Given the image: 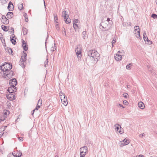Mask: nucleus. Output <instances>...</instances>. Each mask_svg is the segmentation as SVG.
<instances>
[{"label": "nucleus", "mask_w": 157, "mask_h": 157, "mask_svg": "<svg viewBox=\"0 0 157 157\" xmlns=\"http://www.w3.org/2000/svg\"><path fill=\"white\" fill-rule=\"evenodd\" d=\"M100 29L103 31H107L111 28V25L107 21H102L100 24Z\"/></svg>", "instance_id": "obj_1"}, {"label": "nucleus", "mask_w": 157, "mask_h": 157, "mask_svg": "<svg viewBox=\"0 0 157 157\" xmlns=\"http://www.w3.org/2000/svg\"><path fill=\"white\" fill-rule=\"evenodd\" d=\"M88 54V56L97 59V61L98 60V59L100 56L98 52L94 50H90L89 51Z\"/></svg>", "instance_id": "obj_2"}, {"label": "nucleus", "mask_w": 157, "mask_h": 157, "mask_svg": "<svg viewBox=\"0 0 157 157\" xmlns=\"http://www.w3.org/2000/svg\"><path fill=\"white\" fill-rule=\"evenodd\" d=\"M12 65L10 63H6L0 66V68L4 72L10 71L12 68Z\"/></svg>", "instance_id": "obj_3"}, {"label": "nucleus", "mask_w": 157, "mask_h": 157, "mask_svg": "<svg viewBox=\"0 0 157 157\" xmlns=\"http://www.w3.org/2000/svg\"><path fill=\"white\" fill-rule=\"evenodd\" d=\"M59 95L60 96V99L62 103L64 105L66 106L67 105L68 102L67 97H66L65 94L61 91L59 93Z\"/></svg>", "instance_id": "obj_4"}, {"label": "nucleus", "mask_w": 157, "mask_h": 157, "mask_svg": "<svg viewBox=\"0 0 157 157\" xmlns=\"http://www.w3.org/2000/svg\"><path fill=\"white\" fill-rule=\"evenodd\" d=\"M97 59H95L88 56L86 58V63L88 65L92 66L94 64L95 61H97Z\"/></svg>", "instance_id": "obj_5"}, {"label": "nucleus", "mask_w": 157, "mask_h": 157, "mask_svg": "<svg viewBox=\"0 0 157 157\" xmlns=\"http://www.w3.org/2000/svg\"><path fill=\"white\" fill-rule=\"evenodd\" d=\"M82 46L81 45H78L75 50V52L78 58H80L82 56Z\"/></svg>", "instance_id": "obj_6"}, {"label": "nucleus", "mask_w": 157, "mask_h": 157, "mask_svg": "<svg viewBox=\"0 0 157 157\" xmlns=\"http://www.w3.org/2000/svg\"><path fill=\"white\" fill-rule=\"evenodd\" d=\"M62 15L64 16V21L66 23L68 24L71 22V19L68 15L67 14L66 11H63L62 12Z\"/></svg>", "instance_id": "obj_7"}, {"label": "nucleus", "mask_w": 157, "mask_h": 157, "mask_svg": "<svg viewBox=\"0 0 157 157\" xmlns=\"http://www.w3.org/2000/svg\"><path fill=\"white\" fill-rule=\"evenodd\" d=\"M4 74L5 75V78L7 79H9L12 77L13 75V72L11 71L4 72Z\"/></svg>", "instance_id": "obj_8"}, {"label": "nucleus", "mask_w": 157, "mask_h": 157, "mask_svg": "<svg viewBox=\"0 0 157 157\" xmlns=\"http://www.w3.org/2000/svg\"><path fill=\"white\" fill-rule=\"evenodd\" d=\"M22 155L21 152L20 151H17L16 152L14 153H13L12 154H10L8 155V157H20Z\"/></svg>", "instance_id": "obj_9"}, {"label": "nucleus", "mask_w": 157, "mask_h": 157, "mask_svg": "<svg viewBox=\"0 0 157 157\" xmlns=\"http://www.w3.org/2000/svg\"><path fill=\"white\" fill-rule=\"evenodd\" d=\"M135 30L134 33L137 38L140 37V30L139 27L138 26H135L134 27Z\"/></svg>", "instance_id": "obj_10"}, {"label": "nucleus", "mask_w": 157, "mask_h": 157, "mask_svg": "<svg viewBox=\"0 0 157 157\" xmlns=\"http://www.w3.org/2000/svg\"><path fill=\"white\" fill-rule=\"evenodd\" d=\"M114 126L116 128L115 129H117V131L120 133L122 134L124 132L123 129L121 128L119 124H116Z\"/></svg>", "instance_id": "obj_11"}, {"label": "nucleus", "mask_w": 157, "mask_h": 157, "mask_svg": "<svg viewBox=\"0 0 157 157\" xmlns=\"http://www.w3.org/2000/svg\"><path fill=\"white\" fill-rule=\"evenodd\" d=\"M17 80L15 78H13L10 79L9 81V84L10 86H13V87H15L17 85Z\"/></svg>", "instance_id": "obj_12"}, {"label": "nucleus", "mask_w": 157, "mask_h": 157, "mask_svg": "<svg viewBox=\"0 0 157 157\" xmlns=\"http://www.w3.org/2000/svg\"><path fill=\"white\" fill-rule=\"evenodd\" d=\"M120 51H118L116 56H114L115 59L117 61H119L121 60L122 59V56L120 54Z\"/></svg>", "instance_id": "obj_13"}, {"label": "nucleus", "mask_w": 157, "mask_h": 157, "mask_svg": "<svg viewBox=\"0 0 157 157\" xmlns=\"http://www.w3.org/2000/svg\"><path fill=\"white\" fill-rule=\"evenodd\" d=\"M130 143L129 140V139H127L125 142H123V141H120L119 144L120 145V146L122 147L124 145H126Z\"/></svg>", "instance_id": "obj_14"}, {"label": "nucleus", "mask_w": 157, "mask_h": 157, "mask_svg": "<svg viewBox=\"0 0 157 157\" xmlns=\"http://www.w3.org/2000/svg\"><path fill=\"white\" fill-rule=\"evenodd\" d=\"M1 21L3 24H8L9 22V20L4 15L2 16Z\"/></svg>", "instance_id": "obj_15"}, {"label": "nucleus", "mask_w": 157, "mask_h": 157, "mask_svg": "<svg viewBox=\"0 0 157 157\" xmlns=\"http://www.w3.org/2000/svg\"><path fill=\"white\" fill-rule=\"evenodd\" d=\"M80 151L81 153H86L88 151V148L87 147L84 146L80 149Z\"/></svg>", "instance_id": "obj_16"}, {"label": "nucleus", "mask_w": 157, "mask_h": 157, "mask_svg": "<svg viewBox=\"0 0 157 157\" xmlns=\"http://www.w3.org/2000/svg\"><path fill=\"white\" fill-rule=\"evenodd\" d=\"M6 96L7 99L10 100H14L16 98L15 96L11 93H10V94L7 95Z\"/></svg>", "instance_id": "obj_17"}, {"label": "nucleus", "mask_w": 157, "mask_h": 157, "mask_svg": "<svg viewBox=\"0 0 157 157\" xmlns=\"http://www.w3.org/2000/svg\"><path fill=\"white\" fill-rule=\"evenodd\" d=\"M8 8L9 10L12 11L13 10L14 8L13 6L12 3L10 2L8 4Z\"/></svg>", "instance_id": "obj_18"}, {"label": "nucleus", "mask_w": 157, "mask_h": 157, "mask_svg": "<svg viewBox=\"0 0 157 157\" xmlns=\"http://www.w3.org/2000/svg\"><path fill=\"white\" fill-rule=\"evenodd\" d=\"M139 107L141 109H144L145 108L144 103L142 101L139 102L138 103Z\"/></svg>", "instance_id": "obj_19"}, {"label": "nucleus", "mask_w": 157, "mask_h": 157, "mask_svg": "<svg viewBox=\"0 0 157 157\" xmlns=\"http://www.w3.org/2000/svg\"><path fill=\"white\" fill-rule=\"evenodd\" d=\"M6 16L9 19H11L13 16V14L12 12H9L7 13Z\"/></svg>", "instance_id": "obj_20"}, {"label": "nucleus", "mask_w": 157, "mask_h": 157, "mask_svg": "<svg viewBox=\"0 0 157 157\" xmlns=\"http://www.w3.org/2000/svg\"><path fill=\"white\" fill-rule=\"evenodd\" d=\"M25 41L23 40L22 41V46L24 50L25 51H27L28 49V48L26 43H25Z\"/></svg>", "instance_id": "obj_21"}, {"label": "nucleus", "mask_w": 157, "mask_h": 157, "mask_svg": "<svg viewBox=\"0 0 157 157\" xmlns=\"http://www.w3.org/2000/svg\"><path fill=\"white\" fill-rule=\"evenodd\" d=\"M10 113V112L8 110H4L3 111V113L4 116H6L8 115Z\"/></svg>", "instance_id": "obj_22"}, {"label": "nucleus", "mask_w": 157, "mask_h": 157, "mask_svg": "<svg viewBox=\"0 0 157 157\" xmlns=\"http://www.w3.org/2000/svg\"><path fill=\"white\" fill-rule=\"evenodd\" d=\"M22 30L24 35H26L27 34V30L26 28H22Z\"/></svg>", "instance_id": "obj_23"}, {"label": "nucleus", "mask_w": 157, "mask_h": 157, "mask_svg": "<svg viewBox=\"0 0 157 157\" xmlns=\"http://www.w3.org/2000/svg\"><path fill=\"white\" fill-rule=\"evenodd\" d=\"M18 9L20 10H21L23 9V4L22 3H20L18 5Z\"/></svg>", "instance_id": "obj_24"}, {"label": "nucleus", "mask_w": 157, "mask_h": 157, "mask_svg": "<svg viewBox=\"0 0 157 157\" xmlns=\"http://www.w3.org/2000/svg\"><path fill=\"white\" fill-rule=\"evenodd\" d=\"M2 28L3 30L5 31H7L8 30L7 27L3 25H2Z\"/></svg>", "instance_id": "obj_25"}, {"label": "nucleus", "mask_w": 157, "mask_h": 157, "mask_svg": "<svg viewBox=\"0 0 157 157\" xmlns=\"http://www.w3.org/2000/svg\"><path fill=\"white\" fill-rule=\"evenodd\" d=\"M54 20L55 21V23H58V22L57 21H58V17L57 15L56 14H54Z\"/></svg>", "instance_id": "obj_26"}, {"label": "nucleus", "mask_w": 157, "mask_h": 157, "mask_svg": "<svg viewBox=\"0 0 157 157\" xmlns=\"http://www.w3.org/2000/svg\"><path fill=\"white\" fill-rule=\"evenodd\" d=\"M12 87H9L8 88V90L9 92L10 93H13L14 92V90H13V89H12Z\"/></svg>", "instance_id": "obj_27"}, {"label": "nucleus", "mask_w": 157, "mask_h": 157, "mask_svg": "<svg viewBox=\"0 0 157 157\" xmlns=\"http://www.w3.org/2000/svg\"><path fill=\"white\" fill-rule=\"evenodd\" d=\"M42 101L41 99H40L38 101V102L37 103V105L40 106H41L42 105Z\"/></svg>", "instance_id": "obj_28"}, {"label": "nucleus", "mask_w": 157, "mask_h": 157, "mask_svg": "<svg viewBox=\"0 0 157 157\" xmlns=\"http://www.w3.org/2000/svg\"><path fill=\"white\" fill-rule=\"evenodd\" d=\"M26 59L25 57L24 56L21 55V58L20 59V61H21V62H23V61H26Z\"/></svg>", "instance_id": "obj_29"}, {"label": "nucleus", "mask_w": 157, "mask_h": 157, "mask_svg": "<svg viewBox=\"0 0 157 157\" xmlns=\"http://www.w3.org/2000/svg\"><path fill=\"white\" fill-rule=\"evenodd\" d=\"M7 50H8V52H9V53L10 54H11L12 55H13V51H12V49L10 48H8L7 49Z\"/></svg>", "instance_id": "obj_30"}, {"label": "nucleus", "mask_w": 157, "mask_h": 157, "mask_svg": "<svg viewBox=\"0 0 157 157\" xmlns=\"http://www.w3.org/2000/svg\"><path fill=\"white\" fill-rule=\"evenodd\" d=\"M86 31H83L82 32V36L83 38V39H85V37H86Z\"/></svg>", "instance_id": "obj_31"}, {"label": "nucleus", "mask_w": 157, "mask_h": 157, "mask_svg": "<svg viewBox=\"0 0 157 157\" xmlns=\"http://www.w3.org/2000/svg\"><path fill=\"white\" fill-rule=\"evenodd\" d=\"M10 41L14 45L16 43V40L14 39H13L12 38V39H10Z\"/></svg>", "instance_id": "obj_32"}, {"label": "nucleus", "mask_w": 157, "mask_h": 157, "mask_svg": "<svg viewBox=\"0 0 157 157\" xmlns=\"http://www.w3.org/2000/svg\"><path fill=\"white\" fill-rule=\"evenodd\" d=\"M25 61H23V62H21V61H20V62L19 63L20 65L22 67H23L24 68L25 67L24 65V62Z\"/></svg>", "instance_id": "obj_33"}, {"label": "nucleus", "mask_w": 157, "mask_h": 157, "mask_svg": "<svg viewBox=\"0 0 157 157\" xmlns=\"http://www.w3.org/2000/svg\"><path fill=\"white\" fill-rule=\"evenodd\" d=\"M73 27L74 28L75 30L76 31V29L78 27V25L77 24L73 23Z\"/></svg>", "instance_id": "obj_34"}, {"label": "nucleus", "mask_w": 157, "mask_h": 157, "mask_svg": "<svg viewBox=\"0 0 157 157\" xmlns=\"http://www.w3.org/2000/svg\"><path fill=\"white\" fill-rule=\"evenodd\" d=\"M40 107V106H39V105H36V108L35 109H34V110H33V113H32V115H33V113H34V111L36 110H38V109Z\"/></svg>", "instance_id": "obj_35"}, {"label": "nucleus", "mask_w": 157, "mask_h": 157, "mask_svg": "<svg viewBox=\"0 0 157 157\" xmlns=\"http://www.w3.org/2000/svg\"><path fill=\"white\" fill-rule=\"evenodd\" d=\"M86 153L80 152V157H84L86 155Z\"/></svg>", "instance_id": "obj_36"}, {"label": "nucleus", "mask_w": 157, "mask_h": 157, "mask_svg": "<svg viewBox=\"0 0 157 157\" xmlns=\"http://www.w3.org/2000/svg\"><path fill=\"white\" fill-rule=\"evenodd\" d=\"M131 64V63H129L126 66V68L127 69L130 70L131 69L130 68V65Z\"/></svg>", "instance_id": "obj_37"}, {"label": "nucleus", "mask_w": 157, "mask_h": 157, "mask_svg": "<svg viewBox=\"0 0 157 157\" xmlns=\"http://www.w3.org/2000/svg\"><path fill=\"white\" fill-rule=\"evenodd\" d=\"M151 17L153 18H157V15L155 14H152L151 15Z\"/></svg>", "instance_id": "obj_38"}, {"label": "nucleus", "mask_w": 157, "mask_h": 157, "mask_svg": "<svg viewBox=\"0 0 157 157\" xmlns=\"http://www.w3.org/2000/svg\"><path fill=\"white\" fill-rule=\"evenodd\" d=\"M55 23V26H56V29H57V30H59V26L58 25V23Z\"/></svg>", "instance_id": "obj_39"}, {"label": "nucleus", "mask_w": 157, "mask_h": 157, "mask_svg": "<svg viewBox=\"0 0 157 157\" xmlns=\"http://www.w3.org/2000/svg\"><path fill=\"white\" fill-rule=\"evenodd\" d=\"M48 59H46V60H45V62L44 63V66L45 67H46V65H48Z\"/></svg>", "instance_id": "obj_40"}, {"label": "nucleus", "mask_w": 157, "mask_h": 157, "mask_svg": "<svg viewBox=\"0 0 157 157\" xmlns=\"http://www.w3.org/2000/svg\"><path fill=\"white\" fill-rule=\"evenodd\" d=\"M145 136V134L144 133H143L140 134L139 137L140 138H143V137Z\"/></svg>", "instance_id": "obj_41"}, {"label": "nucleus", "mask_w": 157, "mask_h": 157, "mask_svg": "<svg viewBox=\"0 0 157 157\" xmlns=\"http://www.w3.org/2000/svg\"><path fill=\"white\" fill-rule=\"evenodd\" d=\"M11 86V87H12V89H13V90H14V92H15V91H16V87L15 86V87H13V86Z\"/></svg>", "instance_id": "obj_42"}, {"label": "nucleus", "mask_w": 157, "mask_h": 157, "mask_svg": "<svg viewBox=\"0 0 157 157\" xmlns=\"http://www.w3.org/2000/svg\"><path fill=\"white\" fill-rule=\"evenodd\" d=\"M128 96V94L127 93H125L123 94V96L124 97L126 98H127Z\"/></svg>", "instance_id": "obj_43"}, {"label": "nucleus", "mask_w": 157, "mask_h": 157, "mask_svg": "<svg viewBox=\"0 0 157 157\" xmlns=\"http://www.w3.org/2000/svg\"><path fill=\"white\" fill-rule=\"evenodd\" d=\"M63 35H64L65 36H66V30L65 28H63Z\"/></svg>", "instance_id": "obj_44"}, {"label": "nucleus", "mask_w": 157, "mask_h": 157, "mask_svg": "<svg viewBox=\"0 0 157 157\" xmlns=\"http://www.w3.org/2000/svg\"><path fill=\"white\" fill-rule=\"evenodd\" d=\"M116 42V41L115 40H113L112 41V47H113V44H114Z\"/></svg>", "instance_id": "obj_45"}, {"label": "nucleus", "mask_w": 157, "mask_h": 157, "mask_svg": "<svg viewBox=\"0 0 157 157\" xmlns=\"http://www.w3.org/2000/svg\"><path fill=\"white\" fill-rule=\"evenodd\" d=\"M78 21L77 19H75L74 21V23H73L77 24L78 22Z\"/></svg>", "instance_id": "obj_46"}, {"label": "nucleus", "mask_w": 157, "mask_h": 157, "mask_svg": "<svg viewBox=\"0 0 157 157\" xmlns=\"http://www.w3.org/2000/svg\"><path fill=\"white\" fill-rule=\"evenodd\" d=\"M21 55L26 57L27 56V54L26 53H25L23 52V53L21 54Z\"/></svg>", "instance_id": "obj_47"}, {"label": "nucleus", "mask_w": 157, "mask_h": 157, "mask_svg": "<svg viewBox=\"0 0 157 157\" xmlns=\"http://www.w3.org/2000/svg\"><path fill=\"white\" fill-rule=\"evenodd\" d=\"M146 33L145 31H144L143 34V38L144 37H146Z\"/></svg>", "instance_id": "obj_48"}, {"label": "nucleus", "mask_w": 157, "mask_h": 157, "mask_svg": "<svg viewBox=\"0 0 157 157\" xmlns=\"http://www.w3.org/2000/svg\"><path fill=\"white\" fill-rule=\"evenodd\" d=\"M120 53L121 54V56L123 55L124 54V52L123 50H122L121 51H120Z\"/></svg>", "instance_id": "obj_49"}, {"label": "nucleus", "mask_w": 157, "mask_h": 157, "mask_svg": "<svg viewBox=\"0 0 157 157\" xmlns=\"http://www.w3.org/2000/svg\"><path fill=\"white\" fill-rule=\"evenodd\" d=\"M117 106H120L121 107H122L123 108H124V107H123L122 105L120 104H117Z\"/></svg>", "instance_id": "obj_50"}, {"label": "nucleus", "mask_w": 157, "mask_h": 157, "mask_svg": "<svg viewBox=\"0 0 157 157\" xmlns=\"http://www.w3.org/2000/svg\"><path fill=\"white\" fill-rule=\"evenodd\" d=\"M143 38L145 41H146V40H147V41H148V38L147 36H146V37H144Z\"/></svg>", "instance_id": "obj_51"}, {"label": "nucleus", "mask_w": 157, "mask_h": 157, "mask_svg": "<svg viewBox=\"0 0 157 157\" xmlns=\"http://www.w3.org/2000/svg\"><path fill=\"white\" fill-rule=\"evenodd\" d=\"M18 139L19 140V141H23V138L21 137H19V138H18Z\"/></svg>", "instance_id": "obj_52"}, {"label": "nucleus", "mask_w": 157, "mask_h": 157, "mask_svg": "<svg viewBox=\"0 0 157 157\" xmlns=\"http://www.w3.org/2000/svg\"><path fill=\"white\" fill-rule=\"evenodd\" d=\"M15 37V35L13 34L12 35H11V36H10V39H12V38L13 39V38Z\"/></svg>", "instance_id": "obj_53"}, {"label": "nucleus", "mask_w": 157, "mask_h": 157, "mask_svg": "<svg viewBox=\"0 0 157 157\" xmlns=\"http://www.w3.org/2000/svg\"><path fill=\"white\" fill-rule=\"evenodd\" d=\"M56 49V48L52 47L51 49L53 51H54Z\"/></svg>", "instance_id": "obj_54"}, {"label": "nucleus", "mask_w": 157, "mask_h": 157, "mask_svg": "<svg viewBox=\"0 0 157 157\" xmlns=\"http://www.w3.org/2000/svg\"><path fill=\"white\" fill-rule=\"evenodd\" d=\"M127 102L128 101L126 100L124 101H123V103L124 104H126Z\"/></svg>", "instance_id": "obj_55"}, {"label": "nucleus", "mask_w": 157, "mask_h": 157, "mask_svg": "<svg viewBox=\"0 0 157 157\" xmlns=\"http://www.w3.org/2000/svg\"><path fill=\"white\" fill-rule=\"evenodd\" d=\"M11 30L12 31V33H14V29H13V28H12L11 29Z\"/></svg>", "instance_id": "obj_56"}, {"label": "nucleus", "mask_w": 157, "mask_h": 157, "mask_svg": "<svg viewBox=\"0 0 157 157\" xmlns=\"http://www.w3.org/2000/svg\"><path fill=\"white\" fill-rule=\"evenodd\" d=\"M138 157H144V156L142 155H140Z\"/></svg>", "instance_id": "obj_57"}, {"label": "nucleus", "mask_w": 157, "mask_h": 157, "mask_svg": "<svg viewBox=\"0 0 157 157\" xmlns=\"http://www.w3.org/2000/svg\"><path fill=\"white\" fill-rule=\"evenodd\" d=\"M25 21L26 22H27L28 21V19L27 18H25Z\"/></svg>", "instance_id": "obj_58"}, {"label": "nucleus", "mask_w": 157, "mask_h": 157, "mask_svg": "<svg viewBox=\"0 0 157 157\" xmlns=\"http://www.w3.org/2000/svg\"><path fill=\"white\" fill-rule=\"evenodd\" d=\"M110 21V19L109 18H108L107 19V20H106L105 21H107L108 22H109V21Z\"/></svg>", "instance_id": "obj_59"}, {"label": "nucleus", "mask_w": 157, "mask_h": 157, "mask_svg": "<svg viewBox=\"0 0 157 157\" xmlns=\"http://www.w3.org/2000/svg\"><path fill=\"white\" fill-rule=\"evenodd\" d=\"M24 17L25 18H26V17L27 16V15L26 13H25V14L24 15Z\"/></svg>", "instance_id": "obj_60"}, {"label": "nucleus", "mask_w": 157, "mask_h": 157, "mask_svg": "<svg viewBox=\"0 0 157 157\" xmlns=\"http://www.w3.org/2000/svg\"><path fill=\"white\" fill-rule=\"evenodd\" d=\"M127 139H126V138L124 139L123 140L121 141H123V142H125V141L127 140Z\"/></svg>", "instance_id": "obj_61"}, {"label": "nucleus", "mask_w": 157, "mask_h": 157, "mask_svg": "<svg viewBox=\"0 0 157 157\" xmlns=\"http://www.w3.org/2000/svg\"><path fill=\"white\" fill-rule=\"evenodd\" d=\"M128 25H131V23H130V22H129V24H128Z\"/></svg>", "instance_id": "obj_62"}, {"label": "nucleus", "mask_w": 157, "mask_h": 157, "mask_svg": "<svg viewBox=\"0 0 157 157\" xmlns=\"http://www.w3.org/2000/svg\"><path fill=\"white\" fill-rule=\"evenodd\" d=\"M44 6L45 7L46 6L45 5V1H44Z\"/></svg>", "instance_id": "obj_63"}, {"label": "nucleus", "mask_w": 157, "mask_h": 157, "mask_svg": "<svg viewBox=\"0 0 157 157\" xmlns=\"http://www.w3.org/2000/svg\"><path fill=\"white\" fill-rule=\"evenodd\" d=\"M127 87L128 88H129V87H130V86H129V85H127Z\"/></svg>", "instance_id": "obj_64"}]
</instances>
